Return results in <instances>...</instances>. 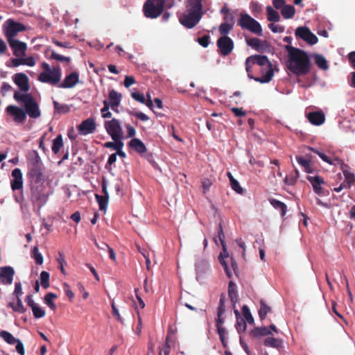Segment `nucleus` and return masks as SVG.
Wrapping results in <instances>:
<instances>
[{"mask_svg": "<svg viewBox=\"0 0 355 355\" xmlns=\"http://www.w3.org/2000/svg\"><path fill=\"white\" fill-rule=\"evenodd\" d=\"M245 71L250 78L261 83H269L274 76L272 64L266 55L248 57L245 60Z\"/></svg>", "mask_w": 355, "mask_h": 355, "instance_id": "1", "label": "nucleus"}, {"mask_svg": "<svg viewBox=\"0 0 355 355\" xmlns=\"http://www.w3.org/2000/svg\"><path fill=\"white\" fill-rule=\"evenodd\" d=\"M42 68L43 71L39 74L37 80L43 83L58 85L60 88H73L79 82V73L74 71L67 75L63 82L59 84L62 77V69L58 64L51 67L48 63L42 62Z\"/></svg>", "mask_w": 355, "mask_h": 355, "instance_id": "2", "label": "nucleus"}, {"mask_svg": "<svg viewBox=\"0 0 355 355\" xmlns=\"http://www.w3.org/2000/svg\"><path fill=\"white\" fill-rule=\"evenodd\" d=\"M288 69L295 75L302 76L311 71V61L307 53L298 48L286 46Z\"/></svg>", "mask_w": 355, "mask_h": 355, "instance_id": "3", "label": "nucleus"}, {"mask_svg": "<svg viewBox=\"0 0 355 355\" xmlns=\"http://www.w3.org/2000/svg\"><path fill=\"white\" fill-rule=\"evenodd\" d=\"M31 159L28 163L27 178L31 185L44 184L45 176L43 173V164L36 150L30 153Z\"/></svg>", "mask_w": 355, "mask_h": 355, "instance_id": "4", "label": "nucleus"}, {"mask_svg": "<svg viewBox=\"0 0 355 355\" xmlns=\"http://www.w3.org/2000/svg\"><path fill=\"white\" fill-rule=\"evenodd\" d=\"M191 8L180 17V22L187 28H192L199 22L202 15L201 0H189Z\"/></svg>", "mask_w": 355, "mask_h": 355, "instance_id": "5", "label": "nucleus"}, {"mask_svg": "<svg viewBox=\"0 0 355 355\" xmlns=\"http://www.w3.org/2000/svg\"><path fill=\"white\" fill-rule=\"evenodd\" d=\"M14 98L24 104L26 114L32 119H37L41 115L39 105L31 94H20L16 91Z\"/></svg>", "mask_w": 355, "mask_h": 355, "instance_id": "6", "label": "nucleus"}, {"mask_svg": "<svg viewBox=\"0 0 355 355\" xmlns=\"http://www.w3.org/2000/svg\"><path fill=\"white\" fill-rule=\"evenodd\" d=\"M173 3H167V0H146L143 6V12L146 17L156 19L163 12L165 7L171 8Z\"/></svg>", "mask_w": 355, "mask_h": 355, "instance_id": "7", "label": "nucleus"}, {"mask_svg": "<svg viewBox=\"0 0 355 355\" xmlns=\"http://www.w3.org/2000/svg\"><path fill=\"white\" fill-rule=\"evenodd\" d=\"M228 295L233 304L234 312L237 320L236 329L239 334H241L242 332H244V306L241 308V311L235 307V304L238 301V295L236 292V285L232 281L229 282Z\"/></svg>", "mask_w": 355, "mask_h": 355, "instance_id": "8", "label": "nucleus"}, {"mask_svg": "<svg viewBox=\"0 0 355 355\" xmlns=\"http://www.w3.org/2000/svg\"><path fill=\"white\" fill-rule=\"evenodd\" d=\"M30 190V200L40 210L48 202L50 193L46 191L44 184L31 185Z\"/></svg>", "mask_w": 355, "mask_h": 355, "instance_id": "9", "label": "nucleus"}, {"mask_svg": "<svg viewBox=\"0 0 355 355\" xmlns=\"http://www.w3.org/2000/svg\"><path fill=\"white\" fill-rule=\"evenodd\" d=\"M26 30V26L19 22H15L12 19H8L4 24V33L8 41L15 40L14 37L17 35L19 32Z\"/></svg>", "mask_w": 355, "mask_h": 355, "instance_id": "10", "label": "nucleus"}, {"mask_svg": "<svg viewBox=\"0 0 355 355\" xmlns=\"http://www.w3.org/2000/svg\"><path fill=\"white\" fill-rule=\"evenodd\" d=\"M218 239L220 241L221 245L223 247V252H221L218 257V259L220 261V264L223 266L224 270L225 271V273L227 276L229 278H231L232 273L231 271L227 266V261L225 260V258H227L229 257L228 252L227 251V249L225 248V244L224 241L225 235L223 231L222 225L221 224L218 225Z\"/></svg>", "mask_w": 355, "mask_h": 355, "instance_id": "11", "label": "nucleus"}, {"mask_svg": "<svg viewBox=\"0 0 355 355\" xmlns=\"http://www.w3.org/2000/svg\"><path fill=\"white\" fill-rule=\"evenodd\" d=\"M220 13L224 15V22L234 24L235 17L240 16L239 20V25L242 29H244V12H239L237 10L230 11V9L225 5L220 10Z\"/></svg>", "mask_w": 355, "mask_h": 355, "instance_id": "12", "label": "nucleus"}, {"mask_svg": "<svg viewBox=\"0 0 355 355\" xmlns=\"http://www.w3.org/2000/svg\"><path fill=\"white\" fill-rule=\"evenodd\" d=\"M104 127L107 133L111 137V138H115L116 137L123 135L121 123L116 119L114 118L110 121H105Z\"/></svg>", "mask_w": 355, "mask_h": 355, "instance_id": "13", "label": "nucleus"}, {"mask_svg": "<svg viewBox=\"0 0 355 355\" xmlns=\"http://www.w3.org/2000/svg\"><path fill=\"white\" fill-rule=\"evenodd\" d=\"M295 36L313 45L318 42V39L308 27L300 26L295 30Z\"/></svg>", "mask_w": 355, "mask_h": 355, "instance_id": "14", "label": "nucleus"}, {"mask_svg": "<svg viewBox=\"0 0 355 355\" xmlns=\"http://www.w3.org/2000/svg\"><path fill=\"white\" fill-rule=\"evenodd\" d=\"M245 30L257 36H263L262 26L259 21L245 13Z\"/></svg>", "mask_w": 355, "mask_h": 355, "instance_id": "15", "label": "nucleus"}, {"mask_svg": "<svg viewBox=\"0 0 355 355\" xmlns=\"http://www.w3.org/2000/svg\"><path fill=\"white\" fill-rule=\"evenodd\" d=\"M78 133L82 135H87L95 132L96 124L94 119L88 118L81 122L77 126Z\"/></svg>", "mask_w": 355, "mask_h": 355, "instance_id": "16", "label": "nucleus"}, {"mask_svg": "<svg viewBox=\"0 0 355 355\" xmlns=\"http://www.w3.org/2000/svg\"><path fill=\"white\" fill-rule=\"evenodd\" d=\"M12 179L10 181V187L12 191L20 190L21 193L23 192V175L21 171L16 168L12 171Z\"/></svg>", "mask_w": 355, "mask_h": 355, "instance_id": "17", "label": "nucleus"}, {"mask_svg": "<svg viewBox=\"0 0 355 355\" xmlns=\"http://www.w3.org/2000/svg\"><path fill=\"white\" fill-rule=\"evenodd\" d=\"M15 270L11 266L0 267V283L10 285L12 283Z\"/></svg>", "mask_w": 355, "mask_h": 355, "instance_id": "18", "label": "nucleus"}, {"mask_svg": "<svg viewBox=\"0 0 355 355\" xmlns=\"http://www.w3.org/2000/svg\"><path fill=\"white\" fill-rule=\"evenodd\" d=\"M13 81L21 92H27L29 91V80L28 76L25 73H15L13 76Z\"/></svg>", "mask_w": 355, "mask_h": 355, "instance_id": "19", "label": "nucleus"}, {"mask_svg": "<svg viewBox=\"0 0 355 355\" xmlns=\"http://www.w3.org/2000/svg\"><path fill=\"white\" fill-rule=\"evenodd\" d=\"M6 111L9 114L14 117V120L17 123H23L26 119V112L19 107L8 105L6 107Z\"/></svg>", "mask_w": 355, "mask_h": 355, "instance_id": "20", "label": "nucleus"}, {"mask_svg": "<svg viewBox=\"0 0 355 355\" xmlns=\"http://www.w3.org/2000/svg\"><path fill=\"white\" fill-rule=\"evenodd\" d=\"M10 46L13 51V54L17 56H22L25 55L27 46L25 42H20L17 40H12L10 41H8Z\"/></svg>", "mask_w": 355, "mask_h": 355, "instance_id": "21", "label": "nucleus"}, {"mask_svg": "<svg viewBox=\"0 0 355 355\" xmlns=\"http://www.w3.org/2000/svg\"><path fill=\"white\" fill-rule=\"evenodd\" d=\"M308 181L311 184L313 191L319 196H323L324 192L322 185L325 184L324 179L318 175L307 176Z\"/></svg>", "mask_w": 355, "mask_h": 355, "instance_id": "22", "label": "nucleus"}, {"mask_svg": "<svg viewBox=\"0 0 355 355\" xmlns=\"http://www.w3.org/2000/svg\"><path fill=\"white\" fill-rule=\"evenodd\" d=\"M309 121L314 125H320L325 121V115L322 110L311 112L306 114Z\"/></svg>", "mask_w": 355, "mask_h": 355, "instance_id": "23", "label": "nucleus"}, {"mask_svg": "<svg viewBox=\"0 0 355 355\" xmlns=\"http://www.w3.org/2000/svg\"><path fill=\"white\" fill-rule=\"evenodd\" d=\"M245 42L248 46L259 51L268 47V42L266 40H261L257 37L245 38Z\"/></svg>", "mask_w": 355, "mask_h": 355, "instance_id": "24", "label": "nucleus"}, {"mask_svg": "<svg viewBox=\"0 0 355 355\" xmlns=\"http://www.w3.org/2000/svg\"><path fill=\"white\" fill-rule=\"evenodd\" d=\"M129 148L136 151L141 156L147 152L145 144L138 138L132 139L128 143Z\"/></svg>", "mask_w": 355, "mask_h": 355, "instance_id": "25", "label": "nucleus"}, {"mask_svg": "<svg viewBox=\"0 0 355 355\" xmlns=\"http://www.w3.org/2000/svg\"><path fill=\"white\" fill-rule=\"evenodd\" d=\"M121 98V94L117 92L114 89H112L109 92V99L110 101L109 103L113 110L116 111L115 107H117L119 105Z\"/></svg>", "mask_w": 355, "mask_h": 355, "instance_id": "26", "label": "nucleus"}, {"mask_svg": "<svg viewBox=\"0 0 355 355\" xmlns=\"http://www.w3.org/2000/svg\"><path fill=\"white\" fill-rule=\"evenodd\" d=\"M16 302H10L8 306L10 307L14 312L24 313L26 311V308L24 306L21 299L16 300Z\"/></svg>", "mask_w": 355, "mask_h": 355, "instance_id": "27", "label": "nucleus"}, {"mask_svg": "<svg viewBox=\"0 0 355 355\" xmlns=\"http://www.w3.org/2000/svg\"><path fill=\"white\" fill-rule=\"evenodd\" d=\"M269 202L275 209L280 211L282 216L286 214L287 206L285 203L274 198H270Z\"/></svg>", "mask_w": 355, "mask_h": 355, "instance_id": "28", "label": "nucleus"}, {"mask_svg": "<svg viewBox=\"0 0 355 355\" xmlns=\"http://www.w3.org/2000/svg\"><path fill=\"white\" fill-rule=\"evenodd\" d=\"M313 58L315 60V64L322 70H327L329 69V65L327 63V60L325 59L324 56L320 54L313 55Z\"/></svg>", "mask_w": 355, "mask_h": 355, "instance_id": "29", "label": "nucleus"}, {"mask_svg": "<svg viewBox=\"0 0 355 355\" xmlns=\"http://www.w3.org/2000/svg\"><path fill=\"white\" fill-rule=\"evenodd\" d=\"M218 48H233L234 44L231 38L227 36H222L217 41Z\"/></svg>", "mask_w": 355, "mask_h": 355, "instance_id": "30", "label": "nucleus"}, {"mask_svg": "<svg viewBox=\"0 0 355 355\" xmlns=\"http://www.w3.org/2000/svg\"><path fill=\"white\" fill-rule=\"evenodd\" d=\"M267 19L269 21L277 22L280 20V15L277 11L275 10L271 6L266 7Z\"/></svg>", "mask_w": 355, "mask_h": 355, "instance_id": "31", "label": "nucleus"}, {"mask_svg": "<svg viewBox=\"0 0 355 355\" xmlns=\"http://www.w3.org/2000/svg\"><path fill=\"white\" fill-rule=\"evenodd\" d=\"M281 13L284 19H291L294 17L295 9L292 5H286L281 10Z\"/></svg>", "mask_w": 355, "mask_h": 355, "instance_id": "32", "label": "nucleus"}, {"mask_svg": "<svg viewBox=\"0 0 355 355\" xmlns=\"http://www.w3.org/2000/svg\"><path fill=\"white\" fill-rule=\"evenodd\" d=\"M57 297V295L53 293H48L44 296V303L53 311H55L57 308L53 302V300Z\"/></svg>", "mask_w": 355, "mask_h": 355, "instance_id": "33", "label": "nucleus"}, {"mask_svg": "<svg viewBox=\"0 0 355 355\" xmlns=\"http://www.w3.org/2000/svg\"><path fill=\"white\" fill-rule=\"evenodd\" d=\"M63 146V141L62 135H58L53 141L51 147L52 151L54 154L58 153L62 147Z\"/></svg>", "mask_w": 355, "mask_h": 355, "instance_id": "34", "label": "nucleus"}, {"mask_svg": "<svg viewBox=\"0 0 355 355\" xmlns=\"http://www.w3.org/2000/svg\"><path fill=\"white\" fill-rule=\"evenodd\" d=\"M227 175L230 179L232 189L236 193L241 194L243 193V188L240 186L239 182L236 179H234V178L233 177L230 172H228Z\"/></svg>", "mask_w": 355, "mask_h": 355, "instance_id": "35", "label": "nucleus"}, {"mask_svg": "<svg viewBox=\"0 0 355 355\" xmlns=\"http://www.w3.org/2000/svg\"><path fill=\"white\" fill-rule=\"evenodd\" d=\"M0 338L10 345H13L17 341V339L12 334L5 330L0 331Z\"/></svg>", "mask_w": 355, "mask_h": 355, "instance_id": "36", "label": "nucleus"}, {"mask_svg": "<svg viewBox=\"0 0 355 355\" xmlns=\"http://www.w3.org/2000/svg\"><path fill=\"white\" fill-rule=\"evenodd\" d=\"M250 334L252 336L258 337L261 336H268L271 334V331L266 327H257L251 331Z\"/></svg>", "mask_w": 355, "mask_h": 355, "instance_id": "37", "label": "nucleus"}, {"mask_svg": "<svg viewBox=\"0 0 355 355\" xmlns=\"http://www.w3.org/2000/svg\"><path fill=\"white\" fill-rule=\"evenodd\" d=\"M263 343L266 347H272L277 349L282 347V341L279 339L272 337H268L265 339Z\"/></svg>", "mask_w": 355, "mask_h": 355, "instance_id": "38", "label": "nucleus"}, {"mask_svg": "<svg viewBox=\"0 0 355 355\" xmlns=\"http://www.w3.org/2000/svg\"><path fill=\"white\" fill-rule=\"evenodd\" d=\"M55 112L59 114H66L70 111V107L67 104H60L57 101H53Z\"/></svg>", "mask_w": 355, "mask_h": 355, "instance_id": "39", "label": "nucleus"}, {"mask_svg": "<svg viewBox=\"0 0 355 355\" xmlns=\"http://www.w3.org/2000/svg\"><path fill=\"white\" fill-rule=\"evenodd\" d=\"M248 124L251 129V132H250V135H252L254 137V139L258 142L261 140L260 132L261 131L257 130L256 131H253L254 127V119L249 118L248 119Z\"/></svg>", "mask_w": 355, "mask_h": 355, "instance_id": "40", "label": "nucleus"}, {"mask_svg": "<svg viewBox=\"0 0 355 355\" xmlns=\"http://www.w3.org/2000/svg\"><path fill=\"white\" fill-rule=\"evenodd\" d=\"M328 164L334 166H340L342 171L345 167H347V165L345 164L344 160L334 155H331L330 160Z\"/></svg>", "mask_w": 355, "mask_h": 355, "instance_id": "41", "label": "nucleus"}, {"mask_svg": "<svg viewBox=\"0 0 355 355\" xmlns=\"http://www.w3.org/2000/svg\"><path fill=\"white\" fill-rule=\"evenodd\" d=\"M95 197L98 203L100 210L106 209L108 204L109 196L95 194Z\"/></svg>", "mask_w": 355, "mask_h": 355, "instance_id": "42", "label": "nucleus"}, {"mask_svg": "<svg viewBox=\"0 0 355 355\" xmlns=\"http://www.w3.org/2000/svg\"><path fill=\"white\" fill-rule=\"evenodd\" d=\"M271 311V308L265 302L261 301V306L259 311V315L261 320H264L268 313Z\"/></svg>", "mask_w": 355, "mask_h": 355, "instance_id": "43", "label": "nucleus"}, {"mask_svg": "<svg viewBox=\"0 0 355 355\" xmlns=\"http://www.w3.org/2000/svg\"><path fill=\"white\" fill-rule=\"evenodd\" d=\"M31 257L35 259L37 264L42 265L43 263V257L39 252V248L37 246H35L33 248L31 252Z\"/></svg>", "mask_w": 355, "mask_h": 355, "instance_id": "44", "label": "nucleus"}, {"mask_svg": "<svg viewBox=\"0 0 355 355\" xmlns=\"http://www.w3.org/2000/svg\"><path fill=\"white\" fill-rule=\"evenodd\" d=\"M49 279V273L46 271H42L40 274V281L41 285L44 289H46L50 286Z\"/></svg>", "mask_w": 355, "mask_h": 355, "instance_id": "45", "label": "nucleus"}, {"mask_svg": "<svg viewBox=\"0 0 355 355\" xmlns=\"http://www.w3.org/2000/svg\"><path fill=\"white\" fill-rule=\"evenodd\" d=\"M297 162L299 164H300L304 169V171L307 173H311L312 171L311 169L310 161L304 159L301 156H298L296 157Z\"/></svg>", "mask_w": 355, "mask_h": 355, "instance_id": "46", "label": "nucleus"}, {"mask_svg": "<svg viewBox=\"0 0 355 355\" xmlns=\"http://www.w3.org/2000/svg\"><path fill=\"white\" fill-rule=\"evenodd\" d=\"M343 172L345 178V182L348 187H350L355 183V175L354 173L348 171L347 170H345V168L343 170Z\"/></svg>", "mask_w": 355, "mask_h": 355, "instance_id": "47", "label": "nucleus"}, {"mask_svg": "<svg viewBox=\"0 0 355 355\" xmlns=\"http://www.w3.org/2000/svg\"><path fill=\"white\" fill-rule=\"evenodd\" d=\"M233 27V24L223 22L220 25L218 31L221 35H223V36H226V35L228 34L232 30Z\"/></svg>", "mask_w": 355, "mask_h": 355, "instance_id": "48", "label": "nucleus"}, {"mask_svg": "<svg viewBox=\"0 0 355 355\" xmlns=\"http://www.w3.org/2000/svg\"><path fill=\"white\" fill-rule=\"evenodd\" d=\"M217 332L219 336L220 340L222 343V345L224 347H227V340L226 338V330L224 327H219L217 328Z\"/></svg>", "mask_w": 355, "mask_h": 355, "instance_id": "49", "label": "nucleus"}, {"mask_svg": "<svg viewBox=\"0 0 355 355\" xmlns=\"http://www.w3.org/2000/svg\"><path fill=\"white\" fill-rule=\"evenodd\" d=\"M49 59H53L59 62H66L67 63H69L71 61L70 57H65L64 55L55 53V51L51 52Z\"/></svg>", "mask_w": 355, "mask_h": 355, "instance_id": "50", "label": "nucleus"}, {"mask_svg": "<svg viewBox=\"0 0 355 355\" xmlns=\"http://www.w3.org/2000/svg\"><path fill=\"white\" fill-rule=\"evenodd\" d=\"M110 107L109 102L106 100L103 101V107L101 110L103 118L106 119L112 116V113L109 111Z\"/></svg>", "mask_w": 355, "mask_h": 355, "instance_id": "51", "label": "nucleus"}, {"mask_svg": "<svg viewBox=\"0 0 355 355\" xmlns=\"http://www.w3.org/2000/svg\"><path fill=\"white\" fill-rule=\"evenodd\" d=\"M33 314L35 318H41L45 316V311L43 310L39 305H35L31 308Z\"/></svg>", "mask_w": 355, "mask_h": 355, "instance_id": "52", "label": "nucleus"}, {"mask_svg": "<svg viewBox=\"0 0 355 355\" xmlns=\"http://www.w3.org/2000/svg\"><path fill=\"white\" fill-rule=\"evenodd\" d=\"M58 264H59V268L61 271V272L63 274V275H66V272H65V270L64 268V266L67 264L65 260H64V254L62 253V252H59L58 253V257H57L56 259Z\"/></svg>", "mask_w": 355, "mask_h": 355, "instance_id": "53", "label": "nucleus"}, {"mask_svg": "<svg viewBox=\"0 0 355 355\" xmlns=\"http://www.w3.org/2000/svg\"><path fill=\"white\" fill-rule=\"evenodd\" d=\"M309 149L313 153L317 154L324 162L329 163V162L330 160L331 155H327L325 153H324L314 148H309Z\"/></svg>", "mask_w": 355, "mask_h": 355, "instance_id": "54", "label": "nucleus"}, {"mask_svg": "<svg viewBox=\"0 0 355 355\" xmlns=\"http://www.w3.org/2000/svg\"><path fill=\"white\" fill-rule=\"evenodd\" d=\"M23 294L22 287L20 282H16L15 284V290L13 292V295L15 296L16 300L21 299V296Z\"/></svg>", "mask_w": 355, "mask_h": 355, "instance_id": "55", "label": "nucleus"}, {"mask_svg": "<svg viewBox=\"0 0 355 355\" xmlns=\"http://www.w3.org/2000/svg\"><path fill=\"white\" fill-rule=\"evenodd\" d=\"M131 96L136 101H138L143 104H145V103H146V98L143 94H141L137 92H134L131 93Z\"/></svg>", "mask_w": 355, "mask_h": 355, "instance_id": "56", "label": "nucleus"}, {"mask_svg": "<svg viewBox=\"0 0 355 355\" xmlns=\"http://www.w3.org/2000/svg\"><path fill=\"white\" fill-rule=\"evenodd\" d=\"M170 352H171V347L168 343V338H167L164 345L162 346V347H159V355H169Z\"/></svg>", "mask_w": 355, "mask_h": 355, "instance_id": "57", "label": "nucleus"}, {"mask_svg": "<svg viewBox=\"0 0 355 355\" xmlns=\"http://www.w3.org/2000/svg\"><path fill=\"white\" fill-rule=\"evenodd\" d=\"M209 39H210V36L208 35H205L201 37H198V42L199 43L200 45L206 48L208 46V45L209 44Z\"/></svg>", "mask_w": 355, "mask_h": 355, "instance_id": "58", "label": "nucleus"}, {"mask_svg": "<svg viewBox=\"0 0 355 355\" xmlns=\"http://www.w3.org/2000/svg\"><path fill=\"white\" fill-rule=\"evenodd\" d=\"M130 114L142 121H146L149 119V117L146 114L141 112H130Z\"/></svg>", "mask_w": 355, "mask_h": 355, "instance_id": "59", "label": "nucleus"}, {"mask_svg": "<svg viewBox=\"0 0 355 355\" xmlns=\"http://www.w3.org/2000/svg\"><path fill=\"white\" fill-rule=\"evenodd\" d=\"M113 141H115L116 145V150H122L123 147V142L122 141L123 136H119L115 138H112Z\"/></svg>", "mask_w": 355, "mask_h": 355, "instance_id": "60", "label": "nucleus"}, {"mask_svg": "<svg viewBox=\"0 0 355 355\" xmlns=\"http://www.w3.org/2000/svg\"><path fill=\"white\" fill-rule=\"evenodd\" d=\"M268 28L272 31V32L276 33H283L284 31V28L283 26L275 25L273 23H270L268 24Z\"/></svg>", "mask_w": 355, "mask_h": 355, "instance_id": "61", "label": "nucleus"}, {"mask_svg": "<svg viewBox=\"0 0 355 355\" xmlns=\"http://www.w3.org/2000/svg\"><path fill=\"white\" fill-rule=\"evenodd\" d=\"M111 306H112L113 315L116 317V320L119 322L123 323V319H122L121 316L120 315L119 310L116 309L114 302H112Z\"/></svg>", "mask_w": 355, "mask_h": 355, "instance_id": "62", "label": "nucleus"}, {"mask_svg": "<svg viewBox=\"0 0 355 355\" xmlns=\"http://www.w3.org/2000/svg\"><path fill=\"white\" fill-rule=\"evenodd\" d=\"M17 345H16V351L20 354V355H24L25 354V349H24V344L22 343V342L17 339V341H16L15 343Z\"/></svg>", "mask_w": 355, "mask_h": 355, "instance_id": "63", "label": "nucleus"}, {"mask_svg": "<svg viewBox=\"0 0 355 355\" xmlns=\"http://www.w3.org/2000/svg\"><path fill=\"white\" fill-rule=\"evenodd\" d=\"M135 83V80L133 76H126L123 82L124 86L127 88Z\"/></svg>", "mask_w": 355, "mask_h": 355, "instance_id": "64", "label": "nucleus"}]
</instances>
